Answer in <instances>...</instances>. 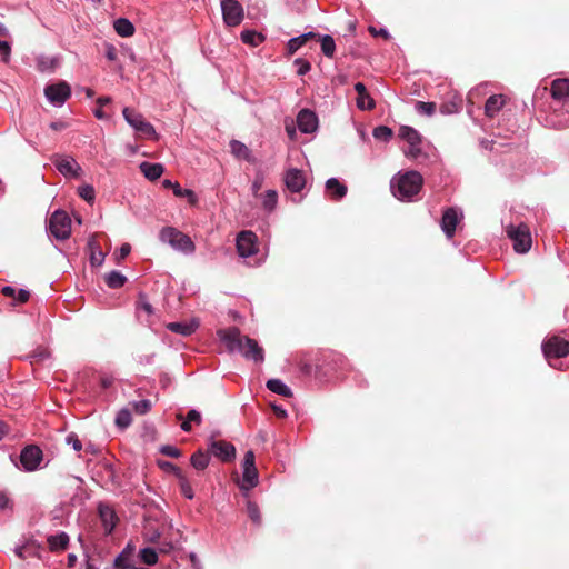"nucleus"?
<instances>
[{
  "label": "nucleus",
  "instance_id": "obj_1",
  "mask_svg": "<svg viewBox=\"0 0 569 569\" xmlns=\"http://www.w3.org/2000/svg\"><path fill=\"white\" fill-rule=\"evenodd\" d=\"M218 337L224 342L230 352L239 351L247 360H252L257 363L263 362L264 351L259 346L258 341L242 336L238 327H230L217 331Z\"/></svg>",
  "mask_w": 569,
  "mask_h": 569
},
{
  "label": "nucleus",
  "instance_id": "obj_2",
  "mask_svg": "<svg viewBox=\"0 0 569 569\" xmlns=\"http://www.w3.org/2000/svg\"><path fill=\"white\" fill-rule=\"evenodd\" d=\"M423 183L422 176L417 171H408L391 180L392 194L399 200H410Z\"/></svg>",
  "mask_w": 569,
  "mask_h": 569
},
{
  "label": "nucleus",
  "instance_id": "obj_3",
  "mask_svg": "<svg viewBox=\"0 0 569 569\" xmlns=\"http://www.w3.org/2000/svg\"><path fill=\"white\" fill-rule=\"evenodd\" d=\"M159 237L161 241L168 242L172 248L184 253H192L196 250L191 238L173 227L163 228Z\"/></svg>",
  "mask_w": 569,
  "mask_h": 569
},
{
  "label": "nucleus",
  "instance_id": "obj_4",
  "mask_svg": "<svg viewBox=\"0 0 569 569\" xmlns=\"http://www.w3.org/2000/svg\"><path fill=\"white\" fill-rule=\"evenodd\" d=\"M126 121L137 131L140 138L157 139V133L153 126L146 121L143 116L136 110L126 107L122 110Z\"/></svg>",
  "mask_w": 569,
  "mask_h": 569
},
{
  "label": "nucleus",
  "instance_id": "obj_5",
  "mask_svg": "<svg viewBox=\"0 0 569 569\" xmlns=\"http://www.w3.org/2000/svg\"><path fill=\"white\" fill-rule=\"evenodd\" d=\"M49 231L58 240H66L71 234V219L66 211L57 210L49 219Z\"/></svg>",
  "mask_w": 569,
  "mask_h": 569
},
{
  "label": "nucleus",
  "instance_id": "obj_6",
  "mask_svg": "<svg viewBox=\"0 0 569 569\" xmlns=\"http://www.w3.org/2000/svg\"><path fill=\"white\" fill-rule=\"evenodd\" d=\"M507 234L513 241V248L518 253H526L531 248V236L527 224L510 226Z\"/></svg>",
  "mask_w": 569,
  "mask_h": 569
},
{
  "label": "nucleus",
  "instance_id": "obj_7",
  "mask_svg": "<svg viewBox=\"0 0 569 569\" xmlns=\"http://www.w3.org/2000/svg\"><path fill=\"white\" fill-rule=\"evenodd\" d=\"M221 10L223 22L228 27H237L243 20V8L237 0H222Z\"/></svg>",
  "mask_w": 569,
  "mask_h": 569
},
{
  "label": "nucleus",
  "instance_id": "obj_8",
  "mask_svg": "<svg viewBox=\"0 0 569 569\" xmlns=\"http://www.w3.org/2000/svg\"><path fill=\"white\" fill-rule=\"evenodd\" d=\"M542 350L547 359L562 358L569 355V342L558 336H552L542 345Z\"/></svg>",
  "mask_w": 569,
  "mask_h": 569
},
{
  "label": "nucleus",
  "instance_id": "obj_9",
  "mask_svg": "<svg viewBox=\"0 0 569 569\" xmlns=\"http://www.w3.org/2000/svg\"><path fill=\"white\" fill-rule=\"evenodd\" d=\"M42 450L36 445L26 446L20 453V462L22 468L28 472L37 470L40 462L42 461Z\"/></svg>",
  "mask_w": 569,
  "mask_h": 569
},
{
  "label": "nucleus",
  "instance_id": "obj_10",
  "mask_svg": "<svg viewBox=\"0 0 569 569\" xmlns=\"http://www.w3.org/2000/svg\"><path fill=\"white\" fill-rule=\"evenodd\" d=\"M237 251L244 258L256 254L258 252L256 233L241 231L237 237Z\"/></svg>",
  "mask_w": 569,
  "mask_h": 569
},
{
  "label": "nucleus",
  "instance_id": "obj_11",
  "mask_svg": "<svg viewBox=\"0 0 569 569\" xmlns=\"http://www.w3.org/2000/svg\"><path fill=\"white\" fill-rule=\"evenodd\" d=\"M44 94L50 102L54 104H62L70 98L71 89L66 81H60L58 83L47 86Z\"/></svg>",
  "mask_w": 569,
  "mask_h": 569
},
{
  "label": "nucleus",
  "instance_id": "obj_12",
  "mask_svg": "<svg viewBox=\"0 0 569 569\" xmlns=\"http://www.w3.org/2000/svg\"><path fill=\"white\" fill-rule=\"evenodd\" d=\"M209 452L223 462H230L236 457V448L224 440H217L210 443Z\"/></svg>",
  "mask_w": 569,
  "mask_h": 569
},
{
  "label": "nucleus",
  "instance_id": "obj_13",
  "mask_svg": "<svg viewBox=\"0 0 569 569\" xmlns=\"http://www.w3.org/2000/svg\"><path fill=\"white\" fill-rule=\"evenodd\" d=\"M98 513L106 533H111L119 520L116 511L109 505L100 502L98 506Z\"/></svg>",
  "mask_w": 569,
  "mask_h": 569
},
{
  "label": "nucleus",
  "instance_id": "obj_14",
  "mask_svg": "<svg viewBox=\"0 0 569 569\" xmlns=\"http://www.w3.org/2000/svg\"><path fill=\"white\" fill-rule=\"evenodd\" d=\"M297 123L301 132L312 133L318 128V118L309 109H302L297 117Z\"/></svg>",
  "mask_w": 569,
  "mask_h": 569
},
{
  "label": "nucleus",
  "instance_id": "obj_15",
  "mask_svg": "<svg viewBox=\"0 0 569 569\" xmlns=\"http://www.w3.org/2000/svg\"><path fill=\"white\" fill-rule=\"evenodd\" d=\"M283 181L291 192H300L306 186V177L299 169H289Z\"/></svg>",
  "mask_w": 569,
  "mask_h": 569
},
{
  "label": "nucleus",
  "instance_id": "obj_16",
  "mask_svg": "<svg viewBox=\"0 0 569 569\" xmlns=\"http://www.w3.org/2000/svg\"><path fill=\"white\" fill-rule=\"evenodd\" d=\"M53 163L58 171L63 176L71 174L77 177L79 174L78 171L81 170L80 166L71 157L56 156L53 158Z\"/></svg>",
  "mask_w": 569,
  "mask_h": 569
},
{
  "label": "nucleus",
  "instance_id": "obj_17",
  "mask_svg": "<svg viewBox=\"0 0 569 569\" xmlns=\"http://www.w3.org/2000/svg\"><path fill=\"white\" fill-rule=\"evenodd\" d=\"M458 224V214L453 208L445 210L441 219V228L448 238H452Z\"/></svg>",
  "mask_w": 569,
  "mask_h": 569
},
{
  "label": "nucleus",
  "instance_id": "obj_18",
  "mask_svg": "<svg viewBox=\"0 0 569 569\" xmlns=\"http://www.w3.org/2000/svg\"><path fill=\"white\" fill-rule=\"evenodd\" d=\"M355 90L358 93L357 107L360 110H372L376 107L375 100L371 98L362 82H357L355 84Z\"/></svg>",
  "mask_w": 569,
  "mask_h": 569
},
{
  "label": "nucleus",
  "instance_id": "obj_19",
  "mask_svg": "<svg viewBox=\"0 0 569 569\" xmlns=\"http://www.w3.org/2000/svg\"><path fill=\"white\" fill-rule=\"evenodd\" d=\"M163 186L166 188H171L176 197L187 198L190 204H197V194L191 189H182L178 182H172L170 180H164Z\"/></svg>",
  "mask_w": 569,
  "mask_h": 569
},
{
  "label": "nucleus",
  "instance_id": "obj_20",
  "mask_svg": "<svg viewBox=\"0 0 569 569\" xmlns=\"http://www.w3.org/2000/svg\"><path fill=\"white\" fill-rule=\"evenodd\" d=\"M49 550L52 552L63 551L68 548L69 536L66 532L51 535L47 538Z\"/></svg>",
  "mask_w": 569,
  "mask_h": 569
},
{
  "label": "nucleus",
  "instance_id": "obj_21",
  "mask_svg": "<svg viewBox=\"0 0 569 569\" xmlns=\"http://www.w3.org/2000/svg\"><path fill=\"white\" fill-rule=\"evenodd\" d=\"M551 96L553 99L560 100L569 98V79H556L551 82Z\"/></svg>",
  "mask_w": 569,
  "mask_h": 569
},
{
  "label": "nucleus",
  "instance_id": "obj_22",
  "mask_svg": "<svg viewBox=\"0 0 569 569\" xmlns=\"http://www.w3.org/2000/svg\"><path fill=\"white\" fill-rule=\"evenodd\" d=\"M505 106V99L501 94L490 96L485 103V113L489 118H493Z\"/></svg>",
  "mask_w": 569,
  "mask_h": 569
},
{
  "label": "nucleus",
  "instance_id": "obj_23",
  "mask_svg": "<svg viewBox=\"0 0 569 569\" xmlns=\"http://www.w3.org/2000/svg\"><path fill=\"white\" fill-rule=\"evenodd\" d=\"M198 327H199V322L194 321V320L191 322H169L167 325V328L170 331H172L174 333H179L184 337L192 335Z\"/></svg>",
  "mask_w": 569,
  "mask_h": 569
},
{
  "label": "nucleus",
  "instance_id": "obj_24",
  "mask_svg": "<svg viewBox=\"0 0 569 569\" xmlns=\"http://www.w3.org/2000/svg\"><path fill=\"white\" fill-rule=\"evenodd\" d=\"M139 168L143 176L150 181L159 179L164 170L161 163H151L147 161L140 163Z\"/></svg>",
  "mask_w": 569,
  "mask_h": 569
},
{
  "label": "nucleus",
  "instance_id": "obj_25",
  "mask_svg": "<svg viewBox=\"0 0 569 569\" xmlns=\"http://www.w3.org/2000/svg\"><path fill=\"white\" fill-rule=\"evenodd\" d=\"M134 552V546L128 543L121 553L116 558L114 566L117 569H130L134 565L131 563V557Z\"/></svg>",
  "mask_w": 569,
  "mask_h": 569
},
{
  "label": "nucleus",
  "instance_id": "obj_26",
  "mask_svg": "<svg viewBox=\"0 0 569 569\" xmlns=\"http://www.w3.org/2000/svg\"><path fill=\"white\" fill-rule=\"evenodd\" d=\"M326 190L335 200L343 198L347 193V187L336 178H330L327 180Z\"/></svg>",
  "mask_w": 569,
  "mask_h": 569
},
{
  "label": "nucleus",
  "instance_id": "obj_27",
  "mask_svg": "<svg viewBox=\"0 0 569 569\" xmlns=\"http://www.w3.org/2000/svg\"><path fill=\"white\" fill-rule=\"evenodd\" d=\"M399 137L407 141L410 146H419L421 143L420 133L408 126H402L399 129Z\"/></svg>",
  "mask_w": 569,
  "mask_h": 569
},
{
  "label": "nucleus",
  "instance_id": "obj_28",
  "mask_svg": "<svg viewBox=\"0 0 569 569\" xmlns=\"http://www.w3.org/2000/svg\"><path fill=\"white\" fill-rule=\"evenodd\" d=\"M113 28L120 37H131L134 33V26L126 18H119L113 22Z\"/></svg>",
  "mask_w": 569,
  "mask_h": 569
},
{
  "label": "nucleus",
  "instance_id": "obj_29",
  "mask_svg": "<svg viewBox=\"0 0 569 569\" xmlns=\"http://www.w3.org/2000/svg\"><path fill=\"white\" fill-rule=\"evenodd\" d=\"M210 461V452L197 450L190 458V463L196 470H204Z\"/></svg>",
  "mask_w": 569,
  "mask_h": 569
},
{
  "label": "nucleus",
  "instance_id": "obj_30",
  "mask_svg": "<svg viewBox=\"0 0 569 569\" xmlns=\"http://www.w3.org/2000/svg\"><path fill=\"white\" fill-rule=\"evenodd\" d=\"M267 388L274 392V393H278L282 397H286V398H290L292 397V391L290 390V388L288 386H286L281 380L279 379H270L267 381Z\"/></svg>",
  "mask_w": 569,
  "mask_h": 569
},
{
  "label": "nucleus",
  "instance_id": "obj_31",
  "mask_svg": "<svg viewBox=\"0 0 569 569\" xmlns=\"http://www.w3.org/2000/svg\"><path fill=\"white\" fill-rule=\"evenodd\" d=\"M230 150H231V153L238 158V159H244V160H250V150L249 148L238 141V140H231L230 141Z\"/></svg>",
  "mask_w": 569,
  "mask_h": 569
},
{
  "label": "nucleus",
  "instance_id": "obj_32",
  "mask_svg": "<svg viewBox=\"0 0 569 569\" xmlns=\"http://www.w3.org/2000/svg\"><path fill=\"white\" fill-rule=\"evenodd\" d=\"M240 38L243 43L250 44L252 47L259 46L264 40V36L253 30H243L240 34Z\"/></svg>",
  "mask_w": 569,
  "mask_h": 569
},
{
  "label": "nucleus",
  "instance_id": "obj_33",
  "mask_svg": "<svg viewBox=\"0 0 569 569\" xmlns=\"http://www.w3.org/2000/svg\"><path fill=\"white\" fill-rule=\"evenodd\" d=\"M258 485V470L257 468H250L243 470V485L242 489L250 490Z\"/></svg>",
  "mask_w": 569,
  "mask_h": 569
},
{
  "label": "nucleus",
  "instance_id": "obj_34",
  "mask_svg": "<svg viewBox=\"0 0 569 569\" xmlns=\"http://www.w3.org/2000/svg\"><path fill=\"white\" fill-rule=\"evenodd\" d=\"M127 281V278L119 271H111L106 276V283L109 288L118 289L121 288Z\"/></svg>",
  "mask_w": 569,
  "mask_h": 569
},
{
  "label": "nucleus",
  "instance_id": "obj_35",
  "mask_svg": "<svg viewBox=\"0 0 569 569\" xmlns=\"http://www.w3.org/2000/svg\"><path fill=\"white\" fill-rule=\"evenodd\" d=\"M320 42L322 53L328 58H332L336 51V43L333 38L329 34H326L320 38Z\"/></svg>",
  "mask_w": 569,
  "mask_h": 569
},
{
  "label": "nucleus",
  "instance_id": "obj_36",
  "mask_svg": "<svg viewBox=\"0 0 569 569\" xmlns=\"http://www.w3.org/2000/svg\"><path fill=\"white\" fill-rule=\"evenodd\" d=\"M247 513L250 520L256 523L257 526H260L262 522L261 513L259 506L253 501L247 502Z\"/></svg>",
  "mask_w": 569,
  "mask_h": 569
},
{
  "label": "nucleus",
  "instance_id": "obj_37",
  "mask_svg": "<svg viewBox=\"0 0 569 569\" xmlns=\"http://www.w3.org/2000/svg\"><path fill=\"white\" fill-rule=\"evenodd\" d=\"M132 422L131 412L128 409H121L116 417V425L121 428H128Z\"/></svg>",
  "mask_w": 569,
  "mask_h": 569
},
{
  "label": "nucleus",
  "instance_id": "obj_38",
  "mask_svg": "<svg viewBox=\"0 0 569 569\" xmlns=\"http://www.w3.org/2000/svg\"><path fill=\"white\" fill-rule=\"evenodd\" d=\"M178 480H179V488H180L181 495L189 500L193 499V497H194L193 489H192L188 478L186 477V475L178 478Z\"/></svg>",
  "mask_w": 569,
  "mask_h": 569
},
{
  "label": "nucleus",
  "instance_id": "obj_39",
  "mask_svg": "<svg viewBox=\"0 0 569 569\" xmlns=\"http://www.w3.org/2000/svg\"><path fill=\"white\" fill-rule=\"evenodd\" d=\"M140 558L148 566H153L158 561V555L152 548H144L140 550Z\"/></svg>",
  "mask_w": 569,
  "mask_h": 569
},
{
  "label": "nucleus",
  "instance_id": "obj_40",
  "mask_svg": "<svg viewBox=\"0 0 569 569\" xmlns=\"http://www.w3.org/2000/svg\"><path fill=\"white\" fill-rule=\"evenodd\" d=\"M372 134L377 140L388 141L392 137V130L387 126H379L373 129Z\"/></svg>",
  "mask_w": 569,
  "mask_h": 569
},
{
  "label": "nucleus",
  "instance_id": "obj_41",
  "mask_svg": "<svg viewBox=\"0 0 569 569\" xmlns=\"http://www.w3.org/2000/svg\"><path fill=\"white\" fill-rule=\"evenodd\" d=\"M158 465L163 471L173 473L177 479L184 475L183 470L172 462L159 461Z\"/></svg>",
  "mask_w": 569,
  "mask_h": 569
},
{
  "label": "nucleus",
  "instance_id": "obj_42",
  "mask_svg": "<svg viewBox=\"0 0 569 569\" xmlns=\"http://www.w3.org/2000/svg\"><path fill=\"white\" fill-rule=\"evenodd\" d=\"M416 109L420 113H423V114H427V116H432L435 113V111H436V103L435 102L418 101L416 103Z\"/></svg>",
  "mask_w": 569,
  "mask_h": 569
},
{
  "label": "nucleus",
  "instance_id": "obj_43",
  "mask_svg": "<svg viewBox=\"0 0 569 569\" xmlns=\"http://www.w3.org/2000/svg\"><path fill=\"white\" fill-rule=\"evenodd\" d=\"M79 196L86 200L87 202H92L94 200V189L90 184H84L79 188Z\"/></svg>",
  "mask_w": 569,
  "mask_h": 569
},
{
  "label": "nucleus",
  "instance_id": "obj_44",
  "mask_svg": "<svg viewBox=\"0 0 569 569\" xmlns=\"http://www.w3.org/2000/svg\"><path fill=\"white\" fill-rule=\"evenodd\" d=\"M277 192L274 190H268L264 196L263 207L267 210H272L277 204Z\"/></svg>",
  "mask_w": 569,
  "mask_h": 569
},
{
  "label": "nucleus",
  "instance_id": "obj_45",
  "mask_svg": "<svg viewBox=\"0 0 569 569\" xmlns=\"http://www.w3.org/2000/svg\"><path fill=\"white\" fill-rule=\"evenodd\" d=\"M133 410L138 415H144L147 413L151 408V401L150 400H140L132 403Z\"/></svg>",
  "mask_w": 569,
  "mask_h": 569
},
{
  "label": "nucleus",
  "instance_id": "obj_46",
  "mask_svg": "<svg viewBox=\"0 0 569 569\" xmlns=\"http://www.w3.org/2000/svg\"><path fill=\"white\" fill-rule=\"evenodd\" d=\"M160 452L162 455L171 457V458H179L182 455V451L180 449H178L177 447H173V446H169V445L162 446L160 448Z\"/></svg>",
  "mask_w": 569,
  "mask_h": 569
},
{
  "label": "nucleus",
  "instance_id": "obj_47",
  "mask_svg": "<svg viewBox=\"0 0 569 569\" xmlns=\"http://www.w3.org/2000/svg\"><path fill=\"white\" fill-rule=\"evenodd\" d=\"M295 64L298 66V70H297V73L299 76H305L306 73H308L311 69V64L309 61L305 60V59H301V58H298L295 60Z\"/></svg>",
  "mask_w": 569,
  "mask_h": 569
},
{
  "label": "nucleus",
  "instance_id": "obj_48",
  "mask_svg": "<svg viewBox=\"0 0 569 569\" xmlns=\"http://www.w3.org/2000/svg\"><path fill=\"white\" fill-rule=\"evenodd\" d=\"M303 46V42L299 37L292 38L287 44V51L289 56H292L298 49Z\"/></svg>",
  "mask_w": 569,
  "mask_h": 569
},
{
  "label": "nucleus",
  "instance_id": "obj_49",
  "mask_svg": "<svg viewBox=\"0 0 569 569\" xmlns=\"http://www.w3.org/2000/svg\"><path fill=\"white\" fill-rule=\"evenodd\" d=\"M11 47L9 42L0 40V56L3 62H8L10 60Z\"/></svg>",
  "mask_w": 569,
  "mask_h": 569
},
{
  "label": "nucleus",
  "instance_id": "obj_50",
  "mask_svg": "<svg viewBox=\"0 0 569 569\" xmlns=\"http://www.w3.org/2000/svg\"><path fill=\"white\" fill-rule=\"evenodd\" d=\"M66 441L68 445H71L76 451H80L82 449V443L80 439L73 432L67 436Z\"/></svg>",
  "mask_w": 569,
  "mask_h": 569
},
{
  "label": "nucleus",
  "instance_id": "obj_51",
  "mask_svg": "<svg viewBox=\"0 0 569 569\" xmlns=\"http://www.w3.org/2000/svg\"><path fill=\"white\" fill-rule=\"evenodd\" d=\"M242 467H243V470L247 469V468L250 469V468H254L256 467L253 451L249 450V451L246 452L244 458H243V462H242Z\"/></svg>",
  "mask_w": 569,
  "mask_h": 569
},
{
  "label": "nucleus",
  "instance_id": "obj_52",
  "mask_svg": "<svg viewBox=\"0 0 569 569\" xmlns=\"http://www.w3.org/2000/svg\"><path fill=\"white\" fill-rule=\"evenodd\" d=\"M189 422H193L196 423L197 426H200L201 422H202V417H201V413L194 409L190 410L188 413H187V419Z\"/></svg>",
  "mask_w": 569,
  "mask_h": 569
},
{
  "label": "nucleus",
  "instance_id": "obj_53",
  "mask_svg": "<svg viewBox=\"0 0 569 569\" xmlns=\"http://www.w3.org/2000/svg\"><path fill=\"white\" fill-rule=\"evenodd\" d=\"M139 307L142 308L147 313H152V306L147 301L146 296L140 295Z\"/></svg>",
  "mask_w": 569,
  "mask_h": 569
},
{
  "label": "nucleus",
  "instance_id": "obj_54",
  "mask_svg": "<svg viewBox=\"0 0 569 569\" xmlns=\"http://www.w3.org/2000/svg\"><path fill=\"white\" fill-rule=\"evenodd\" d=\"M131 251V246L129 243H123L121 247H120V250L118 252V259H124L129 256Z\"/></svg>",
  "mask_w": 569,
  "mask_h": 569
},
{
  "label": "nucleus",
  "instance_id": "obj_55",
  "mask_svg": "<svg viewBox=\"0 0 569 569\" xmlns=\"http://www.w3.org/2000/svg\"><path fill=\"white\" fill-rule=\"evenodd\" d=\"M30 298V292L24 289H20L17 295V301L19 303H26Z\"/></svg>",
  "mask_w": 569,
  "mask_h": 569
},
{
  "label": "nucleus",
  "instance_id": "obj_56",
  "mask_svg": "<svg viewBox=\"0 0 569 569\" xmlns=\"http://www.w3.org/2000/svg\"><path fill=\"white\" fill-rule=\"evenodd\" d=\"M272 410H273L274 415H276L278 418H281V419H282V418H286V417H287V411H286L283 408L279 407V406H274V405H273V406H272Z\"/></svg>",
  "mask_w": 569,
  "mask_h": 569
},
{
  "label": "nucleus",
  "instance_id": "obj_57",
  "mask_svg": "<svg viewBox=\"0 0 569 569\" xmlns=\"http://www.w3.org/2000/svg\"><path fill=\"white\" fill-rule=\"evenodd\" d=\"M66 123L62 122V121H54V122H51L50 123V128L54 131H61L63 129H66Z\"/></svg>",
  "mask_w": 569,
  "mask_h": 569
},
{
  "label": "nucleus",
  "instance_id": "obj_58",
  "mask_svg": "<svg viewBox=\"0 0 569 569\" xmlns=\"http://www.w3.org/2000/svg\"><path fill=\"white\" fill-rule=\"evenodd\" d=\"M1 293L6 297H16V290L12 287L6 286L1 289Z\"/></svg>",
  "mask_w": 569,
  "mask_h": 569
},
{
  "label": "nucleus",
  "instance_id": "obj_59",
  "mask_svg": "<svg viewBox=\"0 0 569 569\" xmlns=\"http://www.w3.org/2000/svg\"><path fill=\"white\" fill-rule=\"evenodd\" d=\"M10 503L9 498L4 493H0V509H6Z\"/></svg>",
  "mask_w": 569,
  "mask_h": 569
},
{
  "label": "nucleus",
  "instance_id": "obj_60",
  "mask_svg": "<svg viewBox=\"0 0 569 569\" xmlns=\"http://www.w3.org/2000/svg\"><path fill=\"white\" fill-rule=\"evenodd\" d=\"M102 260H103V254H102L101 251L99 252L98 256L92 253V256H91V263L92 264H98L99 266V264H101Z\"/></svg>",
  "mask_w": 569,
  "mask_h": 569
},
{
  "label": "nucleus",
  "instance_id": "obj_61",
  "mask_svg": "<svg viewBox=\"0 0 569 569\" xmlns=\"http://www.w3.org/2000/svg\"><path fill=\"white\" fill-rule=\"evenodd\" d=\"M9 432V427L0 420V440L4 438Z\"/></svg>",
  "mask_w": 569,
  "mask_h": 569
},
{
  "label": "nucleus",
  "instance_id": "obj_62",
  "mask_svg": "<svg viewBox=\"0 0 569 569\" xmlns=\"http://www.w3.org/2000/svg\"><path fill=\"white\" fill-rule=\"evenodd\" d=\"M421 152V149L419 146H410V150L408 152L409 156L417 158Z\"/></svg>",
  "mask_w": 569,
  "mask_h": 569
},
{
  "label": "nucleus",
  "instance_id": "obj_63",
  "mask_svg": "<svg viewBox=\"0 0 569 569\" xmlns=\"http://www.w3.org/2000/svg\"><path fill=\"white\" fill-rule=\"evenodd\" d=\"M316 37H317V34L315 32H308V33L299 36V39H301L303 44H306L308 40L313 39Z\"/></svg>",
  "mask_w": 569,
  "mask_h": 569
},
{
  "label": "nucleus",
  "instance_id": "obj_64",
  "mask_svg": "<svg viewBox=\"0 0 569 569\" xmlns=\"http://www.w3.org/2000/svg\"><path fill=\"white\" fill-rule=\"evenodd\" d=\"M107 58L111 61L116 60L117 59V52H116V49L113 47H110L106 53Z\"/></svg>",
  "mask_w": 569,
  "mask_h": 569
}]
</instances>
